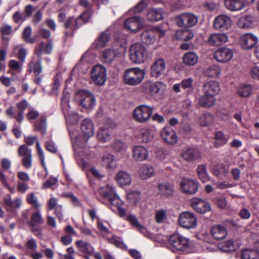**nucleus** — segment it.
Returning <instances> with one entry per match:
<instances>
[{
  "instance_id": "1",
  "label": "nucleus",
  "mask_w": 259,
  "mask_h": 259,
  "mask_svg": "<svg viewBox=\"0 0 259 259\" xmlns=\"http://www.w3.org/2000/svg\"><path fill=\"white\" fill-rule=\"evenodd\" d=\"M128 55L131 62L135 64H140L147 60L148 51L142 44L136 42L130 46Z\"/></svg>"
},
{
  "instance_id": "2",
  "label": "nucleus",
  "mask_w": 259,
  "mask_h": 259,
  "mask_svg": "<svg viewBox=\"0 0 259 259\" xmlns=\"http://www.w3.org/2000/svg\"><path fill=\"white\" fill-rule=\"evenodd\" d=\"M145 72L139 67H132L125 69L123 74L124 83L130 86H137L144 80Z\"/></svg>"
},
{
  "instance_id": "3",
  "label": "nucleus",
  "mask_w": 259,
  "mask_h": 259,
  "mask_svg": "<svg viewBox=\"0 0 259 259\" xmlns=\"http://www.w3.org/2000/svg\"><path fill=\"white\" fill-rule=\"evenodd\" d=\"M125 47L122 44H118L112 48L104 50L101 57V61L107 64H110L115 61H118L124 56Z\"/></svg>"
},
{
  "instance_id": "4",
  "label": "nucleus",
  "mask_w": 259,
  "mask_h": 259,
  "mask_svg": "<svg viewBox=\"0 0 259 259\" xmlns=\"http://www.w3.org/2000/svg\"><path fill=\"white\" fill-rule=\"evenodd\" d=\"M166 87V84L163 82H153L150 80L144 82L141 86L142 92L152 98L162 95L165 90Z\"/></svg>"
},
{
  "instance_id": "5",
  "label": "nucleus",
  "mask_w": 259,
  "mask_h": 259,
  "mask_svg": "<svg viewBox=\"0 0 259 259\" xmlns=\"http://www.w3.org/2000/svg\"><path fill=\"white\" fill-rule=\"evenodd\" d=\"M168 242L170 248L173 252L185 251L189 247L190 244L189 238L179 233H175L170 235Z\"/></svg>"
},
{
  "instance_id": "6",
  "label": "nucleus",
  "mask_w": 259,
  "mask_h": 259,
  "mask_svg": "<svg viewBox=\"0 0 259 259\" xmlns=\"http://www.w3.org/2000/svg\"><path fill=\"white\" fill-rule=\"evenodd\" d=\"M153 111L151 106L143 104L138 106L134 111L133 118L141 123L147 122L151 117Z\"/></svg>"
},
{
  "instance_id": "7",
  "label": "nucleus",
  "mask_w": 259,
  "mask_h": 259,
  "mask_svg": "<svg viewBox=\"0 0 259 259\" xmlns=\"http://www.w3.org/2000/svg\"><path fill=\"white\" fill-rule=\"evenodd\" d=\"M75 100L84 108H92L96 105L94 95L84 90L78 91L75 94Z\"/></svg>"
},
{
  "instance_id": "8",
  "label": "nucleus",
  "mask_w": 259,
  "mask_h": 259,
  "mask_svg": "<svg viewBox=\"0 0 259 259\" xmlns=\"http://www.w3.org/2000/svg\"><path fill=\"white\" fill-rule=\"evenodd\" d=\"M177 24L180 27L188 28L195 26L198 17L192 13H183L176 18Z\"/></svg>"
},
{
  "instance_id": "9",
  "label": "nucleus",
  "mask_w": 259,
  "mask_h": 259,
  "mask_svg": "<svg viewBox=\"0 0 259 259\" xmlns=\"http://www.w3.org/2000/svg\"><path fill=\"white\" fill-rule=\"evenodd\" d=\"M91 78L97 85L104 84L107 78V71L105 67L101 65H95L92 69Z\"/></svg>"
},
{
  "instance_id": "10",
  "label": "nucleus",
  "mask_w": 259,
  "mask_h": 259,
  "mask_svg": "<svg viewBox=\"0 0 259 259\" xmlns=\"http://www.w3.org/2000/svg\"><path fill=\"white\" fill-rule=\"evenodd\" d=\"M179 222L181 226L184 228L193 229L196 226L197 219L193 213L189 211H185L180 214Z\"/></svg>"
},
{
  "instance_id": "11",
  "label": "nucleus",
  "mask_w": 259,
  "mask_h": 259,
  "mask_svg": "<svg viewBox=\"0 0 259 259\" xmlns=\"http://www.w3.org/2000/svg\"><path fill=\"white\" fill-rule=\"evenodd\" d=\"M180 187L182 191L186 194L193 195L198 190V182L192 179L184 178L180 182Z\"/></svg>"
},
{
  "instance_id": "12",
  "label": "nucleus",
  "mask_w": 259,
  "mask_h": 259,
  "mask_svg": "<svg viewBox=\"0 0 259 259\" xmlns=\"http://www.w3.org/2000/svg\"><path fill=\"white\" fill-rule=\"evenodd\" d=\"M181 156L185 161L191 162L199 159L201 153L198 148L191 147L182 150Z\"/></svg>"
},
{
  "instance_id": "13",
  "label": "nucleus",
  "mask_w": 259,
  "mask_h": 259,
  "mask_svg": "<svg viewBox=\"0 0 259 259\" xmlns=\"http://www.w3.org/2000/svg\"><path fill=\"white\" fill-rule=\"evenodd\" d=\"M233 56V50L227 47L219 48L214 52V58L220 63H226L231 60Z\"/></svg>"
},
{
  "instance_id": "14",
  "label": "nucleus",
  "mask_w": 259,
  "mask_h": 259,
  "mask_svg": "<svg viewBox=\"0 0 259 259\" xmlns=\"http://www.w3.org/2000/svg\"><path fill=\"white\" fill-rule=\"evenodd\" d=\"M18 154L20 156L22 157L23 165L27 169L30 168L32 166V161L31 150L25 145H22L18 149Z\"/></svg>"
},
{
  "instance_id": "15",
  "label": "nucleus",
  "mask_w": 259,
  "mask_h": 259,
  "mask_svg": "<svg viewBox=\"0 0 259 259\" xmlns=\"http://www.w3.org/2000/svg\"><path fill=\"white\" fill-rule=\"evenodd\" d=\"M161 137L167 144L175 145L178 142V136L176 132L169 126L164 127L160 132Z\"/></svg>"
},
{
  "instance_id": "16",
  "label": "nucleus",
  "mask_w": 259,
  "mask_h": 259,
  "mask_svg": "<svg viewBox=\"0 0 259 259\" xmlns=\"http://www.w3.org/2000/svg\"><path fill=\"white\" fill-rule=\"evenodd\" d=\"M258 42V38L251 33L242 35L239 39V43L243 49L249 50L252 48Z\"/></svg>"
},
{
  "instance_id": "17",
  "label": "nucleus",
  "mask_w": 259,
  "mask_h": 259,
  "mask_svg": "<svg viewBox=\"0 0 259 259\" xmlns=\"http://www.w3.org/2000/svg\"><path fill=\"white\" fill-rule=\"evenodd\" d=\"M143 22L139 16L126 19L124 21V28L132 32H136L143 27Z\"/></svg>"
},
{
  "instance_id": "18",
  "label": "nucleus",
  "mask_w": 259,
  "mask_h": 259,
  "mask_svg": "<svg viewBox=\"0 0 259 259\" xmlns=\"http://www.w3.org/2000/svg\"><path fill=\"white\" fill-rule=\"evenodd\" d=\"M190 204L194 210L200 213H204L211 209L208 202L196 198L190 200Z\"/></svg>"
},
{
  "instance_id": "19",
  "label": "nucleus",
  "mask_w": 259,
  "mask_h": 259,
  "mask_svg": "<svg viewBox=\"0 0 259 259\" xmlns=\"http://www.w3.org/2000/svg\"><path fill=\"white\" fill-rule=\"evenodd\" d=\"M166 68V64L164 59H158L154 61L151 66V74L152 77H158L164 72Z\"/></svg>"
},
{
  "instance_id": "20",
  "label": "nucleus",
  "mask_w": 259,
  "mask_h": 259,
  "mask_svg": "<svg viewBox=\"0 0 259 259\" xmlns=\"http://www.w3.org/2000/svg\"><path fill=\"white\" fill-rule=\"evenodd\" d=\"M132 156L136 161H143L148 159V150L142 146H135L132 149Z\"/></svg>"
},
{
  "instance_id": "21",
  "label": "nucleus",
  "mask_w": 259,
  "mask_h": 259,
  "mask_svg": "<svg viewBox=\"0 0 259 259\" xmlns=\"http://www.w3.org/2000/svg\"><path fill=\"white\" fill-rule=\"evenodd\" d=\"M248 4V0H225L226 8L230 11H238L245 8Z\"/></svg>"
},
{
  "instance_id": "22",
  "label": "nucleus",
  "mask_w": 259,
  "mask_h": 259,
  "mask_svg": "<svg viewBox=\"0 0 259 259\" xmlns=\"http://www.w3.org/2000/svg\"><path fill=\"white\" fill-rule=\"evenodd\" d=\"M75 244L78 251L84 254V257L89 259V256L92 255L94 251V248L91 244L82 240H76Z\"/></svg>"
},
{
  "instance_id": "23",
  "label": "nucleus",
  "mask_w": 259,
  "mask_h": 259,
  "mask_svg": "<svg viewBox=\"0 0 259 259\" xmlns=\"http://www.w3.org/2000/svg\"><path fill=\"white\" fill-rule=\"evenodd\" d=\"M220 90V83L217 81H207L204 83L202 86L203 93L213 95L214 97L219 93Z\"/></svg>"
},
{
  "instance_id": "24",
  "label": "nucleus",
  "mask_w": 259,
  "mask_h": 259,
  "mask_svg": "<svg viewBox=\"0 0 259 259\" xmlns=\"http://www.w3.org/2000/svg\"><path fill=\"white\" fill-rule=\"evenodd\" d=\"M213 25L216 29L225 30L231 26V20L228 16L221 15L215 18Z\"/></svg>"
},
{
  "instance_id": "25",
  "label": "nucleus",
  "mask_w": 259,
  "mask_h": 259,
  "mask_svg": "<svg viewBox=\"0 0 259 259\" xmlns=\"http://www.w3.org/2000/svg\"><path fill=\"white\" fill-rule=\"evenodd\" d=\"M138 174L143 180H147L155 174L154 167L149 164H141L139 166Z\"/></svg>"
},
{
  "instance_id": "26",
  "label": "nucleus",
  "mask_w": 259,
  "mask_h": 259,
  "mask_svg": "<svg viewBox=\"0 0 259 259\" xmlns=\"http://www.w3.org/2000/svg\"><path fill=\"white\" fill-rule=\"evenodd\" d=\"M115 180L121 187L130 186L132 183L130 175L125 171H119L115 177Z\"/></svg>"
},
{
  "instance_id": "27",
  "label": "nucleus",
  "mask_w": 259,
  "mask_h": 259,
  "mask_svg": "<svg viewBox=\"0 0 259 259\" xmlns=\"http://www.w3.org/2000/svg\"><path fill=\"white\" fill-rule=\"evenodd\" d=\"M80 127L85 140H88L90 137L94 135V125L90 119H84L81 122Z\"/></svg>"
},
{
  "instance_id": "28",
  "label": "nucleus",
  "mask_w": 259,
  "mask_h": 259,
  "mask_svg": "<svg viewBox=\"0 0 259 259\" xmlns=\"http://www.w3.org/2000/svg\"><path fill=\"white\" fill-rule=\"evenodd\" d=\"M228 40V37L225 33H217L210 35L208 38V44L212 46H221Z\"/></svg>"
},
{
  "instance_id": "29",
  "label": "nucleus",
  "mask_w": 259,
  "mask_h": 259,
  "mask_svg": "<svg viewBox=\"0 0 259 259\" xmlns=\"http://www.w3.org/2000/svg\"><path fill=\"white\" fill-rule=\"evenodd\" d=\"M28 70L31 72H33L35 75L37 76L42 71L41 66V59L38 56L34 57L28 64Z\"/></svg>"
},
{
  "instance_id": "30",
  "label": "nucleus",
  "mask_w": 259,
  "mask_h": 259,
  "mask_svg": "<svg viewBox=\"0 0 259 259\" xmlns=\"http://www.w3.org/2000/svg\"><path fill=\"white\" fill-rule=\"evenodd\" d=\"M198 104L204 108H210L213 106L216 101V99L213 95L204 94L199 97L198 99Z\"/></svg>"
},
{
  "instance_id": "31",
  "label": "nucleus",
  "mask_w": 259,
  "mask_h": 259,
  "mask_svg": "<svg viewBox=\"0 0 259 259\" xmlns=\"http://www.w3.org/2000/svg\"><path fill=\"white\" fill-rule=\"evenodd\" d=\"M142 42L147 45L153 44L156 40L155 30L148 29L144 31L141 35Z\"/></svg>"
},
{
  "instance_id": "32",
  "label": "nucleus",
  "mask_w": 259,
  "mask_h": 259,
  "mask_svg": "<svg viewBox=\"0 0 259 259\" xmlns=\"http://www.w3.org/2000/svg\"><path fill=\"white\" fill-rule=\"evenodd\" d=\"M211 234L215 239H224L227 235L226 228L220 225L213 226L211 229Z\"/></svg>"
},
{
  "instance_id": "33",
  "label": "nucleus",
  "mask_w": 259,
  "mask_h": 259,
  "mask_svg": "<svg viewBox=\"0 0 259 259\" xmlns=\"http://www.w3.org/2000/svg\"><path fill=\"white\" fill-rule=\"evenodd\" d=\"M159 193L165 197H169L174 193V188L172 185L169 183L159 184L158 186Z\"/></svg>"
},
{
  "instance_id": "34",
  "label": "nucleus",
  "mask_w": 259,
  "mask_h": 259,
  "mask_svg": "<svg viewBox=\"0 0 259 259\" xmlns=\"http://www.w3.org/2000/svg\"><path fill=\"white\" fill-rule=\"evenodd\" d=\"M219 248L224 252L232 251L239 248V246L233 240H227L225 242H220L218 244Z\"/></svg>"
},
{
  "instance_id": "35",
  "label": "nucleus",
  "mask_w": 259,
  "mask_h": 259,
  "mask_svg": "<svg viewBox=\"0 0 259 259\" xmlns=\"http://www.w3.org/2000/svg\"><path fill=\"white\" fill-rule=\"evenodd\" d=\"M52 49L53 43L52 41H49V42L48 44H45L44 42H41L35 48V53L36 56L40 57L42 53H45L46 54L51 53Z\"/></svg>"
},
{
  "instance_id": "36",
  "label": "nucleus",
  "mask_w": 259,
  "mask_h": 259,
  "mask_svg": "<svg viewBox=\"0 0 259 259\" xmlns=\"http://www.w3.org/2000/svg\"><path fill=\"white\" fill-rule=\"evenodd\" d=\"M102 164L107 168L111 170L115 169L117 167V163L113 155L110 154H105L102 158Z\"/></svg>"
},
{
  "instance_id": "37",
  "label": "nucleus",
  "mask_w": 259,
  "mask_h": 259,
  "mask_svg": "<svg viewBox=\"0 0 259 259\" xmlns=\"http://www.w3.org/2000/svg\"><path fill=\"white\" fill-rule=\"evenodd\" d=\"M221 73V68L218 65L208 66L204 71L205 75L212 78H218Z\"/></svg>"
},
{
  "instance_id": "38",
  "label": "nucleus",
  "mask_w": 259,
  "mask_h": 259,
  "mask_svg": "<svg viewBox=\"0 0 259 259\" xmlns=\"http://www.w3.org/2000/svg\"><path fill=\"white\" fill-rule=\"evenodd\" d=\"M163 11L161 9H152L148 11V19L151 22L157 21L163 18Z\"/></svg>"
},
{
  "instance_id": "39",
  "label": "nucleus",
  "mask_w": 259,
  "mask_h": 259,
  "mask_svg": "<svg viewBox=\"0 0 259 259\" xmlns=\"http://www.w3.org/2000/svg\"><path fill=\"white\" fill-rule=\"evenodd\" d=\"M238 27L243 29L249 28L253 25V18L250 15H244L241 17L238 21Z\"/></svg>"
},
{
  "instance_id": "40",
  "label": "nucleus",
  "mask_w": 259,
  "mask_h": 259,
  "mask_svg": "<svg viewBox=\"0 0 259 259\" xmlns=\"http://www.w3.org/2000/svg\"><path fill=\"white\" fill-rule=\"evenodd\" d=\"M99 193L104 198L107 200L116 194L114 187L108 184L105 187H101L99 189Z\"/></svg>"
},
{
  "instance_id": "41",
  "label": "nucleus",
  "mask_w": 259,
  "mask_h": 259,
  "mask_svg": "<svg viewBox=\"0 0 259 259\" xmlns=\"http://www.w3.org/2000/svg\"><path fill=\"white\" fill-rule=\"evenodd\" d=\"M126 219L129 221L131 224L134 227L137 229L141 233L143 234L144 235H147V231L146 228L139 223L135 215L130 214L127 216Z\"/></svg>"
},
{
  "instance_id": "42",
  "label": "nucleus",
  "mask_w": 259,
  "mask_h": 259,
  "mask_svg": "<svg viewBox=\"0 0 259 259\" xmlns=\"http://www.w3.org/2000/svg\"><path fill=\"white\" fill-rule=\"evenodd\" d=\"M126 219L129 221L131 224L134 227L137 229L141 233L143 234L144 235H147V231L146 228L139 223L135 215L130 214L127 216Z\"/></svg>"
},
{
  "instance_id": "43",
  "label": "nucleus",
  "mask_w": 259,
  "mask_h": 259,
  "mask_svg": "<svg viewBox=\"0 0 259 259\" xmlns=\"http://www.w3.org/2000/svg\"><path fill=\"white\" fill-rule=\"evenodd\" d=\"M184 63L189 66H192L196 64L198 61V55L193 52H190L186 53L183 56Z\"/></svg>"
},
{
  "instance_id": "44",
  "label": "nucleus",
  "mask_w": 259,
  "mask_h": 259,
  "mask_svg": "<svg viewBox=\"0 0 259 259\" xmlns=\"http://www.w3.org/2000/svg\"><path fill=\"white\" fill-rule=\"evenodd\" d=\"M241 256L242 259H258L259 252L254 249L245 248L242 250Z\"/></svg>"
},
{
  "instance_id": "45",
  "label": "nucleus",
  "mask_w": 259,
  "mask_h": 259,
  "mask_svg": "<svg viewBox=\"0 0 259 259\" xmlns=\"http://www.w3.org/2000/svg\"><path fill=\"white\" fill-rule=\"evenodd\" d=\"M196 172L200 180L203 183H206L209 181V176L205 164L199 165L197 167Z\"/></svg>"
},
{
  "instance_id": "46",
  "label": "nucleus",
  "mask_w": 259,
  "mask_h": 259,
  "mask_svg": "<svg viewBox=\"0 0 259 259\" xmlns=\"http://www.w3.org/2000/svg\"><path fill=\"white\" fill-rule=\"evenodd\" d=\"M140 135L141 138L144 143H148L153 138V134L152 130L148 127H144L140 130Z\"/></svg>"
},
{
  "instance_id": "47",
  "label": "nucleus",
  "mask_w": 259,
  "mask_h": 259,
  "mask_svg": "<svg viewBox=\"0 0 259 259\" xmlns=\"http://www.w3.org/2000/svg\"><path fill=\"white\" fill-rule=\"evenodd\" d=\"M97 136L99 140L102 142L109 141L111 139V136L108 126L106 127V125H105V127L100 128L98 133Z\"/></svg>"
},
{
  "instance_id": "48",
  "label": "nucleus",
  "mask_w": 259,
  "mask_h": 259,
  "mask_svg": "<svg viewBox=\"0 0 259 259\" xmlns=\"http://www.w3.org/2000/svg\"><path fill=\"white\" fill-rule=\"evenodd\" d=\"M28 106V102L26 100L18 103L17 104V107L19 110V112L16 117V120L19 122H21L23 120V112Z\"/></svg>"
},
{
  "instance_id": "49",
  "label": "nucleus",
  "mask_w": 259,
  "mask_h": 259,
  "mask_svg": "<svg viewBox=\"0 0 259 259\" xmlns=\"http://www.w3.org/2000/svg\"><path fill=\"white\" fill-rule=\"evenodd\" d=\"M214 120V117L209 113H205L199 118V123L201 126H206L211 124Z\"/></svg>"
},
{
  "instance_id": "50",
  "label": "nucleus",
  "mask_w": 259,
  "mask_h": 259,
  "mask_svg": "<svg viewBox=\"0 0 259 259\" xmlns=\"http://www.w3.org/2000/svg\"><path fill=\"white\" fill-rule=\"evenodd\" d=\"M81 25L82 23L80 22V18L75 19L73 17L69 18L64 23L66 28L72 30L78 28Z\"/></svg>"
},
{
  "instance_id": "51",
  "label": "nucleus",
  "mask_w": 259,
  "mask_h": 259,
  "mask_svg": "<svg viewBox=\"0 0 259 259\" xmlns=\"http://www.w3.org/2000/svg\"><path fill=\"white\" fill-rule=\"evenodd\" d=\"M238 95L242 97H247L249 96L252 93V88L249 84L240 85L237 89Z\"/></svg>"
},
{
  "instance_id": "52",
  "label": "nucleus",
  "mask_w": 259,
  "mask_h": 259,
  "mask_svg": "<svg viewBox=\"0 0 259 259\" xmlns=\"http://www.w3.org/2000/svg\"><path fill=\"white\" fill-rule=\"evenodd\" d=\"M176 37L178 39L188 41L193 38L194 34L189 30H180L176 32Z\"/></svg>"
},
{
  "instance_id": "53",
  "label": "nucleus",
  "mask_w": 259,
  "mask_h": 259,
  "mask_svg": "<svg viewBox=\"0 0 259 259\" xmlns=\"http://www.w3.org/2000/svg\"><path fill=\"white\" fill-rule=\"evenodd\" d=\"M44 222L41 214L38 211L33 212L31 216V221L28 222V225H38Z\"/></svg>"
},
{
  "instance_id": "54",
  "label": "nucleus",
  "mask_w": 259,
  "mask_h": 259,
  "mask_svg": "<svg viewBox=\"0 0 259 259\" xmlns=\"http://www.w3.org/2000/svg\"><path fill=\"white\" fill-rule=\"evenodd\" d=\"M110 39L109 35L106 32H102L98 40L96 42V46L98 48L105 47Z\"/></svg>"
},
{
  "instance_id": "55",
  "label": "nucleus",
  "mask_w": 259,
  "mask_h": 259,
  "mask_svg": "<svg viewBox=\"0 0 259 259\" xmlns=\"http://www.w3.org/2000/svg\"><path fill=\"white\" fill-rule=\"evenodd\" d=\"M63 111L67 121L70 122L71 123H74L78 121L79 119L78 115L75 113H70L67 109L63 108Z\"/></svg>"
},
{
  "instance_id": "56",
  "label": "nucleus",
  "mask_w": 259,
  "mask_h": 259,
  "mask_svg": "<svg viewBox=\"0 0 259 259\" xmlns=\"http://www.w3.org/2000/svg\"><path fill=\"white\" fill-rule=\"evenodd\" d=\"M215 144L218 147L225 145L228 141L224 133L221 131H218L215 133Z\"/></svg>"
},
{
  "instance_id": "57",
  "label": "nucleus",
  "mask_w": 259,
  "mask_h": 259,
  "mask_svg": "<svg viewBox=\"0 0 259 259\" xmlns=\"http://www.w3.org/2000/svg\"><path fill=\"white\" fill-rule=\"evenodd\" d=\"M213 171L214 175L220 176L221 175L227 174L229 172V168L223 164H218L214 166Z\"/></svg>"
},
{
  "instance_id": "58",
  "label": "nucleus",
  "mask_w": 259,
  "mask_h": 259,
  "mask_svg": "<svg viewBox=\"0 0 259 259\" xmlns=\"http://www.w3.org/2000/svg\"><path fill=\"white\" fill-rule=\"evenodd\" d=\"M26 201L35 209H38L40 206V205L38 202L37 197L34 193H30L27 194Z\"/></svg>"
},
{
  "instance_id": "59",
  "label": "nucleus",
  "mask_w": 259,
  "mask_h": 259,
  "mask_svg": "<svg viewBox=\"0 0 259 259\" xmlns=\"http://www.w3.org/2000/svg\"><path fill=\"white\" fill-rule=\"evenodd\" d=\"M32 33V29L30 27H26L23 30L22 35L24 40L27 43L33 44L35 39L30 37Z\"/></svg>"
},
{
  "instance_id": "60",
  "label": "nucleus",
  "mask_w": 259,
  "mask_h": 259,
  "mask_svg": "<svg viewBox=\"0 0 259 259\" xmlns=\"http://www.w3.org/2000/svg\"><path fill=\"white\" fill-rule=\"evenodd\" d=\"M35 125L38 131L42 134H45L47 127L46 117L44 116H41L39 121L36 122Z\"/></svg>"
},
{
  "instance_id": "61",
  "label": "nucleus",
  "mask_w": 259,
  "mask_h": 259,
  "mask_svg": "<svg viewBox=\"0 0 259 259\" xmlns=\"http://www.w3.org/2000/svg\"><path fill=\"white\" fill-rule=\"evenodd\" d=\"M14 51L17 54L19 60L24 61L27 54L26 50L21 46H17L15 47Z\"/></svg>"
},
{
  "instance_id": "62",
  "label": "nucleus",
  "mask_w": 259,
  "mask_h": 259,
  "mask_svg": "<svg viewBox=\"0 0 259 259\" xmlns=\"http://www.w3.org/2000/svg\"><path fill=\"white\" fill-rule=\"evenodd\" d=\"M58 179L56 177H50L49 179L42 185V188L44 189L52 188L56 186L58 183Z\"/></svg>"
},
{
  "instance_id": "63",
  "label": "nucleus",
  "mask_w": 259,
  "mask_h": 259,
  "mask_svg": "<svg viewBox=\"0 0 259 259\" xmlns=\"http://www.w3.org/2000/svg\"><path fill=\"white\" fill-rule=\"evenodd\" d=\"M156 222L161 223L166 219V211L164 210H157L155 214Z\"/></svg>"
},
{
  "instance_id": "64",
  "label": "nucleus",
  "mask_w": 259,
  "mask_h": 259,
  "mask_svg": "<svg viewBox=\"0 0 259 259\" xmlns=\"http://www.w3.org/2000/svg\"><path fill=\"white\" fill-rule=\"evenodd\" d=\"M169 28V25L167 23H164L160 25L155 27L154 29L155 31L160 33V37L162 36L164 33Z\"/></svg>"
}]
</instances>
